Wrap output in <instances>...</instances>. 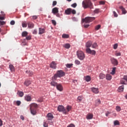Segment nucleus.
<instances>
[{
	"mask_svg": "<svg viewBox=\"0 0 127 127\" xmlns=\"http://www.w3.org/2000/svg\"><path fill=\"white\" fill-rule=\"evenodd\" d=\"M82 6L84 8H90V9L93 8V3H92V2H91L90 0H85V1H83L82 2Z\"/></svg>",
	"mask_w": 127,
	"mask_h": 127,
	"instance_id": "nucleus-1",
	"label": "nucleus"
},
{
	"mask_svg": "<svg viewBox=\"0 0 127 127\" xmlns=\"http://www.w3.org/2000/svg\"><path fill=\"white\" fill-rule=\"evenodd\" d=\"M65 76V72L62 70H58L57 73L55 74L54 76L52 77L53 80H57V78H61Z\"/></svg>",
	"mask_w": 127,
	"mask_h": 127,
	"instance_id": "nucleus-2",
	"label": "nucleus"
},
{
	"mask_svg": "<svg viewBox=\"0 0 127 127\" xmlns=\"http://www.w3.org/2000/svg\"><path fill=\"white\" fill-rule=\"evenodd\" d=\"M38 108V105L36 103H33L30 105V110L31 111V113L33 116L36 115V109Z\"/></svg>",
	"mask_w": 127,
	"mask_h": 127,
	"instance_id": "nucleus-3",
	"label": "nucleus"
},
{
	"mask_svg": "<svg viewBox=\"0 0 127 127\" xmlns=\"http://www.w3.org/2000/svg\"><path fill=\"white\" fill-rule=\"evenodd\" d=\"M95 19H96L95 17H86L84 19H82V22H85V23H90V22H92Z\"/></svg>",
	"mask_w": 127,
	"mask_h": 127,
	"instance_id": "nucleus-4",
	"label": "nucleus"
},
{
	"mask_svg": "<svg viewBox=\"0 0 127 127\" xmlns=\"http://www.w3.org/2000/svg\"><path fill=\"white\" fill-rule=\"evenodd\" d=\"M76 55L79 60H84L85 59V54L82 51H77Z\"/></svg>",
	"mask_w": 127,
	"mask_h": 127,
	"instance_id": "nucleus-5",
	"label": "nucleus"
},
{
	"mask_svg": "<svg viewBox=\"0 0 127 127\" xmlns=\"http://www.w3.org/2000/svg\"><path fill=\"white\" fill-rule=\"evenodd\" d=\"M58 111H59V112H63V114L67 115V111L66 110V109H65L64 106L62 105H59L58 106Z\"/></svg>",
	"mask_w": 127,
	"mask_h": 127,
	"instance_id": "nucleus-6",
	"label": "nucleus"
},
{
	"mask_svg": "<svg viewBox=\"0 0 127 127\" xmlns=\"http://www.w3.org/2000/svg\"><path fill=\"white\" fill-rule=\"evenodd\" d=\"M86 51L87 53H89V54L96 55V51H95V50H91L90 48H87Z\"/></svg>",
	"mask_w": 127,
	"mask_h": 127,
	"instance_id": "nucleus-7",
	"label": "nucleus"
},
{
	"mask_svg": "<svg viewBox=\"0 0 127 127\" xmlns=\"http://www.w3.org/2000/svg\"><path fill=\"white\" fill-rule=\"evenodd\" d=\"M126 82H127V75L124 76L123 78H122L121 80V84L126 85L127 84L126 83L127 82H126Z\"/></svg>",
	"mask_w": 127,
	"mask_h": 127,
	"instance_id": "nucleus-8",
	"label": "nucleus"
},
{
	"mask_svg": "<svg viewBox=\"0 0 127 127\" xmlns=\"http://www.w3.org/2000/svg\"><path fill=\"white\" fill-rule=\"evenodd\" d=\"M47 118L48 121H52L53 119H54V117L53 116V115L51 113H48L47 115Z\"/></svg>",
	"mask_w": 127,
	"mask_h": 127,
	"instance_id": "nucleus-9",
	"label": "nucleus"
},
{
	"mask_svg": "<svg viewBox=\"0 0 127 127\" xmlns=\"http://www.w3.org/2000/svg\"><path fill=\"white\" fill-rule=\"evenodd\" d=\"M56 88L58 91H60V92H62V91H63V86L62 84H58L56 86Z\"/></svg>",
	"mask_w": 127,
	"mask_h": 127,
	"instance_id": "nucleus-10",
	"label": "nucleus"
},
{
	"mask_svg": "<svg viewBox=\"0 0 127 127\" xmlns=\"http://www.w3.org/2000/svg\"><path fill=\"white\" fill-rule=\"evenodd\" d=\"M111 61L112 64L113 65H118L119 64V62H118V60L115 58H111Z\"/></svg>",
	"mask_w": 127,
	"mask_h": 127,
	"instance_id": "nucleus-11",
	"label": "nucleus"
},
{
	"mask_svg": "<svg viewBox=\"0 0 127 127\" xmlns=\"http://www.w3.org/2000/svg\"><path fill=\"white\" fill-rule=\"evenodd\" d=\"M57 64L55 62H52L50 64V67L52 69H56Z\"/></svg>",
	"mask_w": 127,
	"mask_h": 127,
	"instance_id": "nucleus-12",
	"label": "nucleus"
},
{
	"mask_svg": "<svg viewBox=\"0 0 127 127\" xmlns=\"http://www.w3.org/2000/svg\"><path fill=\"white\" fill-rule=\"evenodd\" d=\"M59 12V8H58V7H54L52 9V13H53L54 14H56Z\"/></svg>",
	"mask_w": 127,
	"mask_h": 127,
	"instance_id": "nucleus-13",
	"label": "nucleus"
},
{
	"mask_svg": "<svg viewBox=\"0 0 127 127\" xmlns=\"http://www.w3.org/2000/svg\"><path fill=\"white\" fill-rule=\"evenodd\" d=\"M43 33H45V29L42 28H39V34L41 35L43 34Z\"/></svg>",
	"mask_w": 127,
	"mask_h": 127,
	"instance_id": "nucleus-14",
	"label": "nucleus"
},
{
	"mask_svg": "<svg viewBox=\"0 0 127 127\" xmlns=\"http://www.w3.org/2000/svg\"><path fill=\"white\" fill-rule=\"evenodd\" d=\"M91 91L94 94H98L99 93V89L95 87L91 88Z\"/></svg>",
	"mask_w": 127,
	"mask_h": 127,
	"instance_id": "nucleus-15",
	"label": "nucleus"
},
{
	"mask_svg": "<svg viewBox=\"0 0 127 127\" xmlns=\"http://www.w3.org/2000/svg\"><path fill=\"white\" fill-rule=\"evenodd\" d=\"M25 100L27 102H30L32 100L31 96L30 95H26L25 97Z\"/></svg>",
	"mask_w": 127,
	"mask_h": 127,
	"instance_id": "nucleus-16",
	"label": "nucleus"
},
{
	"mask_svg": "<svg viewBox=\"0 0 127 127\" xmlns=\"http://www.w3.org/2000/svg\"><path fill=\"white\" fill-rule=\"evenodd\" d=\"M93 117L94 115L92 114H88L86 116V119L87 120H92Z\"/></svg>",
	"mask_w": 127,
	"mask_h": 127,
	"instance_id": "nucleus-17",
	"label": "nucleus"
},
{
	"mask_svg": "<svg viewBox=\"0 0 127 127\" xmlns=\"http://www.w3.org/2000/svg\"><path fill=\"white\" fill-rule=\"evenodd\" d=\"M125 89V86L122 85L121 86H120L118 88V91L119 92V93H121L122 92H124V90Z\"/></svg>",
	"mask_w": 127,
	"mask_h": 127,
	"instance_id": "nucleus-18",
	"label": "nucleus"
},
{
	"mask_svg": "<svg viewBox=\"0 0 127 127\" xmlns=\"http://www.w3.org/2000/svg\"><path fill=\"white\" fill-rule=\"evenodd\" d=\"M28 28H33L34 27V24L31 22H28Z\"/></svg>",
	"mask_w": 127,
	"mask_h": 127,
	"instance_id": "nucleus-19",
	"label": "nucleus"
},
{
	"mask_svg": "<svg viewBox=\"0 0 127 127\" xmlns=\"http://www.w3.org/2000/svg\"><path fill=\"white\" fill-rule=\"evenodd\" d=\"M30 84H31V81L30 80H26L24 82V85H25V86H26V87H28V86H29Z\"/></svg>",
	"mask_w": 127,
	"mask_h": 127,
	"instance_id": "nucleus-20",
	"label": "nucleus"
},
{
	"mask_svg": "<svg viewBox=\"0 0 127 127\" xmlns=\"http://www.w3.org/2000/svg\"><path fill=\"white\" fill-rule=\"evenodd\" d=\"M71 10H72V8H68L65 10V13L67 15L71 14Z\"/></svg>",
	"mask_w": 127,
	"mask_h": 127,
	"instance_id": "nucleus-21",
	"label": "nucleus"
},
{
	"mask_svg": "<svg viewBox=\"0 0 127 127\" xmlns=\"http://www.w3.org/2000/svg\"><path fill=\"white\" fill-rule=\"evenodd\" d=\"M17 95L20 97H23L24 93H23V92L21 91H18L17 92Z\"/></svg>",
	"mask_w": 127,
	"mask_h": 127,
	"instance_id": "nucleus-22",
	"label": "nucleus"
},
{
	"mask_svg": "<svg viewBox=\"0 0 127 127\" xmlns=\"http://www.w3.org/2000/svg\"><path fill=\"white\" fill-rule=\"evenodd\" d=\"M99 78L100 79L103 80L106 78V75L103 73H100L99 74Z\"/></svg>",
	"mask_w": 127,
	"mask_h": 127,
	"instance_id": "nucleus-23",
	"label": "nucleus"
},
{
	"mask_svg": "<svg viewBox=\"0 0 127 127\" xmlns=\"http://www.w3.org/2000/svg\"><path fill=\"white\" fill-rule=\"evenodd\" d=\"M119 8L120 9H122V13L123 14H126V13H127V10H126V9H125L123 6H120Z\"/></svg>",
	"mask_w": 127,
	"mask_h": 127,
	"instance_id": "nucleus-24",
	"label": "nucleus"
},
{
	"mask_svg": "<svg viewBox=\"0 0 127 127\" xmlns=\"http://www.w3.org/2000/svg\"><path fill=\"white\" fill-rule=\"evenodd\" d=\"M50 84L51 85V86H53V87H56L58 83L54 81V80H53L51 82Z\"/></svg>",
	"mask_w": 127,
	"mask_h": 127,
	"instance_id": "nucleus-25",
	"label": "nucleus"
},
{
	"mask_svg": "<svg viewBox=\"0 0 127 127\" xmlns=\"http://www.w3.org/2000/svg\"><path fill=\"white\" fill-rule=\"evenodd\" d=\"M92 43L91 41H88L86 44V47H87V48H89V47H91V46H92Z\"/></svg>",
	"mask_w": 127,
	"mask_h": 127,
	"instance_id": "nucleus-26",
	"label": "nucleus"
},
{
	"mask_svg": "<svg viewBox=\"0 0 127 127\" xmlns=\"http://www.w3.org/2000/svg\"><path fill=\"white\" fill-rule=\"evenodd\" d=\"M106 80L110 81L112 80V75H111L110 74H106Z\"/></svg>",
	"mask_w": 127,
	"mask_h": 127,
	"instance_id": "nucleus-27",
	"label": "nucleus"
},
{
	"mask_svg": "<svg viewBox=\"0 0 127 127\" xmlns=\"http://www.w3.org/2000/svg\"><path fill=\"white\" fill-rule=\"evenodd\" d=\"M63 46L64 47V48H66V49H69L71 47V45H70V44H65L63 45Z\"/></svg>",
	"mask_w": 127,
	"mask_h": 127,
	"instance_id": "nucleus-28",
	"label": "nucleus"
},
{
	"mask_svg": "<svg viewBox=\"0 0 127 127\" xmlns=\"http://www.w3.org/2000/svg\"><path fill=\"white\" fill-rule=\"evenodd\" d=\"M85 80L86 82H90L91 81V77L89 75H87L85 77Z\"/></svg>",
	"mask_w": 127,
	"mask_h": 127,
	"instance_id": "nucleus-29",
	"label": "nucleus"
},
{
	"mask_svg": "<svg viewBox=\"0 0 127 127\" xmlns=\"http://www.w3.org/2000/svg\"><path fill=\"white\" fill-rule=\"evenodd\" d=\"M22 27H27V23L26 21H24L22 22Z\"/></svg>",
	"mask_w": 127,
	"mask_h": 127,
	"instance_id": "nucleus-30",
	"label": "nucleus"
},
{
	"mask_svg": "<svg viewBox=\"0 0 127 127\" xmlns=\"http://www.w3.org/2000/svg\"><path fill=\"white\" fill-rule=\"evenodd\" d=\"M9 68L12 72H13V71H14V66H13V65L10 64L9 65Z\"/></svg>",
	"mask_w": 127,
	"mask_h": 127,
	"instance_id": "nucleus-31",
	"label": "nucleus"
},
{
	"mask_svg": "<svg viewBox=\"0 0 127 127\" xmlns=\"http://www.w3.org/2000/svg\"><path fill=\"white\" fill-rule=\"evenodd\" d=\"M26 74H28L29 75L32 76V75H33V72L30 70H27L26 71Z\"/></svg>",
	"mask_w": 127,
	"mask_h": 127,
	"instance_id": "nucleus-32",
	"label": "nucleus"
},
{
	"mask_svg": "<svg viewBox=\"0 0 127 127\" xmlns=\"http://www.w3.org/2000/svg\"><path fill=\"white\" fill-rule=\"evenodd\" d=\"M28 34V33H27V32L24 31L22 33V36H23V37H25L27 36Z\"/></svg>",
	"mask_w": 127,
	"mask_h": 127,
	"instance_id": "nucleus-33",
	"label": "nucleus"
},
{
	"mask_svg": "<svg viewBox=\"0 0 127 127\" xmlns=\"http://www.w3.org/2000/svg\"><path fill=\"white\" fill-rule=\"evenodd\" d=\"M83 99H84V97H83L82 96H78L77 97V100L78 101H79V102H82V100H83Z\"/></svg>",
	"mask_w": 127,
	"mask_h": 127,
	"instance_id": "nucleus-34",
	"label": "nucleus"
},
{
	"mask_svg": "<svg viewBox=\"0 0 127 127\" xmlns=\"http://www.w3.org/2000/svg\"><path fill=\"white\" fill-rule=\"evenodd\" d=\"M100 104H101V100H100V99H97L96 101V106L98 107V106H99V105H100Z\"/></svg>",
	"mask_w": 127,
	"mask_h": 127,
	"instance_id": "nucleus-35",
	"label": "nucleus"
},
{
	"mask_svg": "<svg viewBox=\"0 0 127 127\" xmlns=\"http://www.w3.org/2000/svg\"><path fill=\"white\" fill-rule=\"evenodd\" d=\"M116 110L117 112H120V111H122V108H121V107L117 106L116 107Z\"/></svg>",
	"mask_w": 127,
	"mask_h": 127,
	"instance_id": "nucleus-36",
	"label": "nucleus"
},
{
	"mask_svg": "<svg viewBox=\"0 0 127 127\" xmlns=\"http://www.w3.org/2000/svg\"><path fill=\"white\" fill-rule=\"evenodd\" d=\"M92 45V48H97L98 47V44H96V43H94Z\"/></svg>",
	"mask_w": 127,
	"mask_h": 127,
	"instance_id": "nucleus-37",
	"label": "nucleus"
},
{
	"mask_svg": "<svg viewBox=\"0 0 127 127\" xmlns=\"http://www.w3.org/2000/svg\"><path fill=\"white\" fill-rule=\"evenodd\" d=\"M73 66V64H67L66 65L67 68H71Z\"/></svg>",
	"mask_w": 127,
	"mask_h": 127,
	"instance_id": "nucleus-38",
	"label": "nucleus"
},
{
	"mask_svg": "<svg viewBox=\"0 0 127 127\" xmlns=\"http://www.w3.org/2000/svg\"><path fill=\"white\" fill-rule=\"evenodd\" d=\"M62 37L63 38H68L69 37V35L66 34H64L62 35Z\"/></svg>",
	"mask_w": 127,
	"mask_h": 127,
	"instance_id": "nucleus-39",
	"label": "nucleus"
},
{
	"mask_svg": "<svg viewBox=\"0 0 127 127\" xmlns=\"http://www.w3.org/2000/svg\"><path fill=\"white\" fill-rule=\"evenodd\" d=\"M71 109H72V107H71V106H67L66 107L67 113H68V112H70V110H71Z\"/></svg>",
	"mask_w": 127,
	"mask_h": 127,
	"instance_id": "nucleus-40",
	"label": "nucleus"
},
{
	"mask_svg": "<svg viewBox=\"0 0 127 127\" xmlns=\"http://www.w3.org/2000/svg\"><path fill=\"white\" fill-rule=\"evenodd\" d=\"M120 125V122L119 121L116 120L114 121V126H119Z\"/></svg>",
	"mask_w": 127,
	"mask_h": 127,
	"instance_id": "nucleus-41",
	"label": "nucleus"
},
{
	"mask_svg": "<svg viewBox=\"0 0 127 127\" xmlns=\"http://www.w3.org/2000/svg\"><path fill=\"white\" fill-rule=\"evenodd\" d=\"M101 28V25L95 26V30H99Z\"/></svg>",
	"mask_w": 127,
	"mask_h": 127,
	"instance_id": "nucleus-42",
	"label": "nucleus"
},
{
	"mask_svg": "<svg viewBox=\"0 0 127 127\" xmlns=\"http://www.w3.org/2000/svg\"><path fill=\"white\" fill-rule=\"evenodd\" d=\"M116 69H117L116 67L113 68L112 72V75H114L115 74V73H116Z\"/></svg>",
	"mask_w": 127,
	"mask_h": 127,
	"instance_id": "nucleus-43",
	"label": "nucleus"
},
{
	"mask_svg": "<svg viewBox=\"0 0 127 127\" xmlns=\"http://www.w3.org/2000/svg\"><path fill=\"white\" fill-rule=\"evenodd\" d=\"M44 127H48V123H47L46 122H44L43 124Z\"/></svg>",
	"mask_w": 127,
	"mask_h": 127,
	"instance_id": "nucleus-44",
	"label": "nucleus"
},
{
	"mask_svg": "<svg viewBox=\"0 0 127 127\" xmlns=\"http://www.w3.org/2000/svg\"><path fill=\"white\" fill-rule=\"evenodd\" d=\"M75 64H76L77 65H80V61H79L78 60H75Z\"/></svg>",
	"mask_w": 127,
	"mask_h": 127,
	"instance_id": "nucleus-45",
	"label": "nucleus"
},
{
	"mask_svg": "<svg viewBox=\"0 0 127 127\" xmlns=\"http://www.w3.org/2000/svg\"><path fill=\"white\" fill-rule=\"evenodd\" d=\"M10 24L11 25H14V24H15V21H14V20L11 21L10 22Z\"/></svg>",
	"mask_w": 127,
	"mask_h": 127,
	"instance_id": "nucleus-46",
	"label": "nucleus"
},
{
	"mask_svg": "<svg viewBox=\"0 0 127 127\" xmlns=\"http://www.w3.org/2000/svg\"><path fill=\"white\" fill-rule=\"evenodd\" d=\"M115 55H116V56H121V54L120 52H116Z\"/></svg>",
	"mask_w": 127,
	"mask_h": 127,
	"instance_id": "nucleus-47",
	"label": "nucleus"
},
{
	"mask_svg": "<svg viewBox=\"0 0 127 127\" xmlns=\"http://www.w3.org/2000/svg\"><path fill=\"white\" fill-rule=\"evenodd\" d=\"M94 13H99V12H100V10L99 9H96L94 11Z\"/></svg>",
	"mask_w": 127,
	"mask_h": 127,
	"instance_id": "nucleus-48",
	"label": "nucleus"
},
{
	"mask_svg": "<svg viewBox=\"0 0 127 127\" xmlns=\"http://www.w3.org/2000/svg\"><path fill=\"white\" fill-rule=\"evenodd\" d=\"M71 13H72V14H76V10L71 9Z\"/></svg>",
	"mask_w": 127,
	"mask_h": 127,
	"instance_id": "nucleus-49",
	"label": "nucleus"
},
{
	"mask_svg": "<svg viewBox=\"0 0 127 127\" xmlns=\"http://www.w3.org/2000/svg\"><path fill=\"white\" fill-rule=\"evenodd\" d=\"M113 14H114V17H118V14L117 13V12H116V11H113Z\"/></svg>",
	"mask_w": 127,
	"mask_h": 127,
	"instance_id": "nucleus-50",
	"label": "nucleus"
},
{
	"mask_svg": "<svg viewBox=\"0 0 127 127\" xmlns=\"http://www.w3.org/2000/svg\"><path fill=\"white\" fill-rule=\"evenodd\" d=\"M17 106H20V104H21V102L20 101H17L16 102Z\"/></svg>",
	"mask_w": 127,
	"mask_h": 127,
	"instance_id": "nucleus-51",
	"label": "nucleus"
},
{
	"mask_svg": "<svg viewBox=\"0 0 127 127\" xmlns=\"http://www.w3.org/2000/svg\"><path fill=\"white\" fill-rule=\"evenodd\" d=\"M52 23H53V24L55 26L56 25V21H55V20H52Z\"/></svg>",
	"mask_w": 127,
	"mask_h": 127,
	"instance_id": "nucleus-52",
	"label": "nucleus"
},
{
	"mask_svg": "<svg viewBox=\"0 0 127 127\" xmlns=\"http://www.w3.org/2000/svg\"><path fill=\"white\" fill-rule=\"evenodd\" d=\"M27 40H30L31 39V36H28L26 37Z\"/></svg>",
	"mask_w": 127,
	"mask_h": 127,
	"instance_id": "nucleus-53",
	"label": "nucleus"
},
{
	"mask_svg": "<svg viewBox=\"0 0 127 127\" xmlns=\"http://www.w3.org/2000/svg\"><path fill=\"white\" fill-rule=\"evenodd\" d=\"M4 24H5V22L4 21H1L0 20V26L1 25H4Z\"/></svg>",
	"mask_w": 127,
	"mask_h": 127,
	"instance_id": "nucleus-54",
	"label": "nucleus"
},
{
	"mask_svg": "<svg viewBox=\"0 0 127 127\" xmlns=\"http://www.w3.org/2000/svg\"><path fill=\"white\" fill-rule=\"evenodd\" d=\"M71 6H72V7H74V8L76 7V6H77V3H74L72 4Z\"/></svg>",
	"mask_w": 127,
	"mask_h": 127,
	"instance_id": "nucleus-55",
	"label": "nucleus"
},
{
	"mask_svg": "<svg viewBox=\"0 0 127 127\" xmlns=\"http://www.w3.org/2000/svg\"><path fill=\"white\" fill-rule=\"evenodd\" d=\"M0 20H4V16H1V15H0Z\"/></svg>",
	"mask_w": 127,
	"mask_h": 127,
	"instance_id": "nucleus-56",
	"label": "nucleus"
},
{
	"mask_svg": "<svg viewBox=\"0 0 127 127\" xmlns=\"http://www.w3.org/2000/svg\"><path fill=\"white\" fill-rule=\"evenodd\" d=\"M67 127H75V125H74L73 124H70Z\"/></svg>",
	"mask_w": 127,
	"mask_h": 127,
	"instance_id": "nucleus-57",
	"label": "nucleus"
},
{
	"mask_svg": "<svg viewBox=\"0 0 127 127\" xmlns=\"http://www.w3.org/2000/svg\"><path fill=\"white\" fill-rule=\"evenodd\" d=\"M33 34H37V30L35 29L33 31Z\"/></svg>",
	"mask_w": 127,
	"mask_h": 127,
	"instance_id": "nucleus-58",
	"label": "nucleus"
},
{
	"mask_svg": "<svg viewBox=\"0 0 127 127\" xmlns=\"http://www.w3.org/2000/svg\"><path fill=\"white\" fill-rule=\"evenodd\" d=\"M57 4V1H54L53 2V6H55Z\"/></svg>",
	"mask_w": 127,
	"mask_h": 127,
	"instance_id": "nucleus-59",
	"label": "nucleus"
},
{
	"mask_svg": "<svg viewBox=\"0 0 127 127\" xmlns=\"http://www.w3.org/2000/svg\"><path fill=\"white\" fill-rule=\"evenodd\" d=\"M118 48V44H115L114 45V49H117Z\"/></svg>",
	"mask_w": 127,
	"mask_h": 127,
	"instance_id": "nucleus-60",
	"label": "nucleus"
},
{
	"mask_svg": "<svg viewBox=\"0 0 127 127\" xmlns=\"http://www.w3.org/2000/svg\"><path fill=\"white\" fill-rule=\"evenodd\" d=\"M37 102H39L40 103H42V102H43V99L42 98L39 99L37 100Z\"/></svg>",
	"mask_w": 127,
	"mask_h": 127,
	"instance_id": "nucleus-61",
	"label": "nucleus"
},
{
	"mask_svg": "<svg viewBox=\"0 0 127 127\" xmlns=\"http://www.w3.org/2000/svg\"><path fill=\"white\" fill-rule=\"evenodd\" d=\"M38 17L36 15H34V16H32L33 19H37Z\"/></svg>",
	"mask_w": 127,
	"mask_h": 127,
	"instance_id": "nucleus-62",
	"label": "nucleus"
},
{
	"mask_svg": "<svg viewBox=\"0 0 127 127\" xmlns=\"http://www.w3.org/2000/svg\"><path fill=\"white\" fill-rule=\"evenodd\" d=\"M85 28H88V27H89L90 26V25L89 24H85L84 25Z\"/></svg>",
	"mask_w": 127,
	"mask_h": 127,
	"instance_id": "nucleus-63",
	"label": "nucleus"
},
{
	"mask_svg": "<svg viewBox=\"0 0 127 127\" xmlns=\"http://www.w3.org/2000/svg\"><path fill=\"white\" fill-rule=\"evenodd\" d=\"M100 4H105V1H100L99 2Z\"/></svg>",
	"mask_w": 127,
	"mask_h": 127,
	"instance_id": "nucleus-64",
	"label": "nucleus"
}]
</instances>
